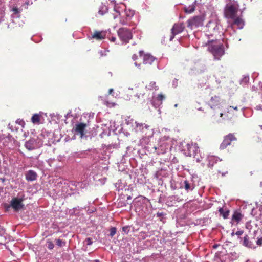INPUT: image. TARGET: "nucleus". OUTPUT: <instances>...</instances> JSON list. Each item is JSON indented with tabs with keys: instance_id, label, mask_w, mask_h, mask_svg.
Wrapping results in <instances>:
<instances>
[{
	"instance_id": "2f4dec72",
	"label": "nucleus",
	"mask_w": 262,
	"mask_h": 262,
	"mask_svg": "<svg viewBox=\"0 0 262 262\" xmlns=\"http://www.w3.org/2000/svg\"><path fill=\"white\" fill-rule=\"evenodd\" d=\"M115 186L116 188V190L118 191H120L121 190H123L124 188V191L126 192V191H128V188H126V186L122 183L121 180H119L115 185Z\"/></svg>"
},
{
	"instance_id": "a19ab883",
	"label": "nucleus",
	"mask_w": 262,
	"mask_h": 262,
	"mask_svg": "<svg viewBox=\"0 0 262 262\" xmlns=\"http://www.w3.org/2000/svg\"><path fill=\"white\" fill-rule=\"evenodd\" d=\"M110 234H108V236L112 238L115 235V234L116 233L117 229L115 227H112L110 229Z\"/></svg>"
},
{
	"instance_id": "5701e85b",
	"label": "nucleus",
	"mask_w": 262,
	"mask_h": 262,
	"mask_svg": "<svg viewBox=\"0 0 262 262\" xmlns=\"http://www.w3.org/2000/svg\"><path fill=\"white\" fill-rule=\"evenodd\" d=\"M170 186L172 190H174L178 189H181V178L177 181L171 179L170 181Z\"/></svg>"
},
{
	"instance_id": "9d476101",
	"label": "nucleus",
	"mask_w": 262,
	"mask_h": 262,
	"mask_svg": "<svg viewBox=\"0 0 262 262\" xmlns=\"http://www.w3.org/2000/svg\"><path fill=\"white\" fill-rule=\"evenodd\" d=\"M42 145V141L38 138H31L26 141L25 147L28 150H33L41 147Z\"/></svg>"
},
{
	"instance_id": "de8ad7c7",
	"label": "nucleus",
	"mask_w": 262,
	"mask_h": 262,
	"mask_svg": "<svg viewBox=\"0 0 262 262\" xmlns=\"http://www.w3.org/2000/svg\"><path fill=\"white\" fill-rule=\"evenodd\" d=\"M50 116H51L52 118L54 117H56V118L57 119V120H59V119L61 118V116L59 114H58V113H56V114H55V113H52V114H50Z\"/></svg>"
},
{
	"instance_id": "b1692460",
	"label": "nucleus",
	"mask_w": 262,
	"mask_h": 262,
	"mask_svg": "<svg viewBox=\"0 0 262 262\" xmlns=\"http://www.w3.org/2000/svg\"><path fill=\"white\" fill-rule=\"evenodd\" d=\"M110 126H108L107 124L102 125L101 128L102 132L100 134L99 136L101 138L105 136H109L111 134V129L110 128Z\"/></svg>"
},
{
	"instance_id": "c85d7f7f",
	"label": "nucleus",
	"mask_w": 262,
	"mask_h": 262,
	"mask_svg": "<svg viewBox=\"0 0 262 262\" xmlns=\"http://www.w3.org/2000/svg\"><path fill=\"white\" fill-rule=\"evenodd\" d=\"M11 10L13 12L11 15L12 18H19L20 17V13L22 11L23 9L21 8L13 7Z\"/></svg>"
},
{
	"instance_id": "412c9836",
	"label": "nucleus",
	"mask_w": 262,
	"mask_h": 262,
	"mask_svg": "<svg viewBox=\"0 0 262 262\" xmlns=\"http://www.w3.org/2000/svg\"><path fill=\"white\" fill-rule=\"evenodd\" d=\"M26 180L28 182L33 181L36 180L37 174L33 170H29L25 173Z\"/></svg>"
},
{
	"instance_id": "1a4fd4ad",
	"label": "nucleus",
	"mask_w": 262,
	"mask_h": 262,
	"mask_svg": "<svg viewBox=\"0 0 262 262\" xmlns=\"http://www.w3.org/2000/svg\"><path fill=\"white\" fill-rule=\"evenodd\" d=\"M221 25L217 19L210 20L206 25L209 34H207V36H213L214 34L217 33L221 28Z\"/></svg>"
},
{
	"instance_id": "ea45409f",
	"label": "nucleus",
	"mask_w": 262,
	"mask_h": 262,
	"mask_svg": "<svg viewBox=\"0 0 262 262\" xmlns=\"http://www.w3.org/2000/svg\"><path fill=\"white\" fill-rule=\"evenodd\" d=\"M74 186L75 187H81L82 186V183H80V182H76V181H70L69 182V186L70 187V186Z\"/></svg>"
},
{
	"instance_id": "bf43d9fd",
	"label": "nucleus",
	"mask_w": 262,
	"mask_h": 262,
	"mask_svg": "<svg viewBox=\"0 0 262 262\" xmlns=\"http://www.w3.org/2000/svg\"><path fill=\"white\" fill-rule=\"evenodd\" d=\"M134 150V148H132V147H127V152L128 154H129V153H130V152H133Z\"/></svg>"
},
{
	"instance_id": "39448f33",
	"label": "nucleus",
	"mask_w": 262,
	"mask_h": 262,
	"mask_svg": "<svg viewBox=\"0 0 262 262\" xmlns=\"http://www.w3.org/2000/svg\"><path fill=\"white\" fill-rule=\"evenodd\" d=\"M171 140L167 136L161 138L158 142L157 146L154 147L155 152L158 155L166 154L172 147Z\"/></svg>"
},
{
	"instance_id": "7ed1b4c3",
	"label": "nucleus",
	"mask_w": 262,
	"mask_h": 262,
	"mask_svg": "<svg viewBox=\"0 0 262 262\" xmlns=\"http://www.w3.org/2000/svg\"><path fill=\"white\" fill-rule=\"evenodd\" d=\"M179 149L186 156L191 157L193 156L196 160L197 162H200L201 160L198 157V154L199 151V147L196 143L189 144L186 143L185 142H181L179 146Z\"/></svg>"
},
{
	"instance_id": "393cba45",
	"label": "nucleus",
	"mask_w": 262,
	"mask_h": 262,
	"mask_svg": "<svg viewBox=\"0 0 262 262\" xmlns=\"http://www.w3.org/2000/svg\"><path fill=\"white\" fill-rule=\"evenodd\" d=\"M164 99L165 97L163 95L161 94H159L156 98L152 99V104L155 107H157L162 104V101Z\"/></svg>"
},
{
	"instance_id": "3c124183",
	"label": "nucleus",
	"mask_w": 262,
	"mask_h": 262,
	"mask_svg": "<svg viewBox=\"0 0 262 262\" xmlns=\"http://www.w3.org/2000/svg\"><path fill=\"white\" fill-rule=\"evenodd\" d=\"M16 123L24 127L25 125V123L24 120L20 119H17L16 121Z\"/></svg>"
},
{
	"instance_id": "a878e982",
	"label": "nucleus",
	"mask_w": 262,
	"mask_h": 262,
	"mask_svg": "<svg viewBox=\"0 0 262 262\" xmlns=\"http://www.w3.org/2000/svg\"><path fill=\"white\" fill-rule=\"evenodd\" d=\"M220 104V98L219 97L215 96L214 97H212L209 102V105L210 106L211 108H215L216 107Z\"/></svg>"
},
{
	"instance_id": "a18cd8bd",
	"label": "nucleus",
	"mask_w": 262,
	"mask_h": 262,
	"mask_svg": "<svg viewBox=\"0 0 262 262\" xmlns=\"http://www.w3.org/2000/svg\"><path fill=\"white\" fill-rule=\"evenodd\" d=\"M47 243L48 245V248L50 250H52L54 248L53 243L50 239H47Z\"/></svg>"
},
{
	"instance_id": "79ce46f5",
	"label": "nucleus",
	"mask_w": 262,
	"mask_h": 262,
	"mask_svg": "<svg viewBox=\"0 0 262 262\" xmlns=\"http://www.w3.org/2000/svg\"><path fill=\"white\" fill-rule=\"evenodd\" d=\"M146 89H148L149 90H152V89H158L157 86H156V83L154 81L151 82L148 85L146 86Z\"/></svg>"
},
{
	"instance_id": "e2e57ef3",
	"label": "nucleus",
	"mask_w": 262,
	"mask_h": 262,
	"mask_svg": "<svg viewBox=\"0 0 262 262\" xmlns=\"http://www.w3.org/2000/svg\"><path fill=\"white\" fill-rule=\"evenodd\" d=\"M255 108H256L257 110H262V105H257V106H256Z\"/></svg>"
},
{
	"instance_id": "8fccbe9b",
	"label": "nucleus",
	"mask_w": 262,
	"mask_h": 262,
	"mask_svg": "<svg viewBox=\"0 0 262 262\" xmlns=\"http://www.w3.org/2000/svg\"><path fill=\"white\" fill-rule=\"evenodd\" d=\"M139 235L143 239H145L148 236V235L145 232H140Z\"/></svg>"
},
{
	"instance_id": "603ef678",
	"label": "nucleus",
	"mask_w": 262,
	"mask_h": 262,
	"mask_svg": "<svg viewBox=\"0 0 262 262\" xmlns=\"http://www.w3.org/2000/svg\"><path fill=\"white\" fill-rule=\"evenodd\" d=\"M178 80L176 78H174L172 81V85L174 88H176L178 86Z\"/></svg>"
},
{
	"instance_id": "423d86ee",
	"label": "nucleus",
	"mask_w": 262,
	"mask_h": 262,
	"mask_svg": "<svg viewBox=\"0 0 262 262\" xmlns=\"http://www.w3.org/2000/svg\"><path fill=\"white\" fill-rule=\"evenodd\" d=\"M181 179V189L187 192H191L195 187V182L198 181L196 175H192L188 178H182Z\"/></svg>"
},
{
	"instance_id": "f8f14e48",
	"label": "nucleus",
	"mask_w": 262,
	"mask_h": 262,
	"mask_svg": "<svg viewBox=\"0 0 262 262\" xmlns=\"http://www.w3.org/2000/svg\"><path fill=\"white\" fill-rule=\"evenodd\" d=\"M86 125L83 123H79L75 124V126L73 128L72 132L74 136L78 135L81 139L86 137L84 134Z\"/></svg>"
},
{
	"instance_id": "ddd939ff",
	"label": "nucleus",
	"mask_w": 262,
	"mask_h": 262,
	"mask_svg": "<svg viewBox=\"0 0 262 262\" xmlns=\"http://www.w3.org/2000/svg\"><path fill=\"white\" fill-rule=\"evenodd\" d=\"M237 138L234 135V134L229 133L227 135L225 136L224 138V140L220 145V148L221 149H225L228 146L231 144V142L233 141H236Z\"/></svg>"
},
{
	"instance_id": "4be33fe9",
	"label": "nucleus",
	"mask_w": 262,
	"mask_h": 262,
	"mask_svg": "<svg viewBox=\"0 0 262 262\" xmlns=\"http://www.w3.org/2000/svg\"><path fill=\"white\" fill-rule=\"evenodd\" d=\"M185 28V25L183 23L175 24L171 29V32H174L175 34H178L182 32Z\"/></svg>"
},
{
	"instance_id": "69168bd1",
	"label": "nucleus",
	"mask_w": 262,
	"mask_h": 262,
	"mask_svg": "<svg viewBox=\"0 0 262 262\" xmlns=\"http://www.w3.org/2000/svg\"><path fill=\"white\" fill-rule=\"evenodd\" d=\"M111 41L114 42L116 40V37H112L110 39Z\"/></svg>"
},
{
	"instance_id": "c03bdc74",
	"label": "nucleus",
	"mask_w": 262,
	"mask_h": 262,
	"mask_svg": "<svg viewBox=\"0 0 262 262\" xmlns=\"http://www.w3.org/2000/svg\"><path fill=\"white\" fill-rule=\"evenodd\" d=\"M249 80V76H245L240 81L241 84H246Z\"/></svg>"
},
{
	"instance_id": "49530a36",
	"label": "nucleus",
	"mask_w": 262,
	"mask_h": 262,
	"mask_svg": "<svg viewBox=\"0 0 262 262\" xmlns=\"http://www.w3.org/2000/svg\"><path fill=\"white\" fill-rule=\"evenodd\" d=\"M84 242L87 245L90 246L93 244L92 238L91 237H88L85 239Z\"/></svg>"
},
{
	"instance_id": "20e7f679",
	"label": "nucleus",
	"mask_w": 262,
	"mask_h": 262,
	"mask_svg": "<svg viewBox=\"0 0 262 262\" xmlns=\"http://www.w3.org/2000/svg\"><path fill=\"white\" fill-rule=\"evenodd\" d=\"M208 50L213 55L215 60H220L225 54L224 45L222 43L217 41H208Z\"/></svg>"
},
{
	"instance_id": "4468645a",
	"label": "nucleus",
	"mask_w": 262,
	"mask_h": 262,
	"mask_svg": "<svg viewBox=\"0 0 262 262\" xmlns=\"http://www.w3.org/2000/svg\"><path fill=\"white\" fill-rule=\"evenodd\" d=\"M180 202H184V199L178 195H174L168 196L166 203L168 206H177Z\"/></svg>"
},
{
	"instance_id": "6e6552de",
	"label": "nucleus",
	"mask_w": 262,
	"mask_h": 262,
	"mask_svg": "<svg viewBox=\"0 0 262 262\" xmlns=\"http://www.w3.org/2000/svg\"><path fill=\"white\" fill-rule=\"evenodd\" d=\"M205 19V15L204 14L191 17L187 20V26L191 30L202 27L204 25Z\"/></svg>"
},
{
	"instance_id": "473e14b6",
	"label": "nucleus",
	"mask_w": 262,
	"mask_h": 262,
	"mask_svg": "<svg viewBox=\"0 0 262 262\" xmlns=\"http://www.w3.org/2000/svg\"><path fill=\"white\" fill-rule=\"evenodd\" d=\"M196 1L195 0L194 2L191 5L188 6V7H186L185 8V11L187 13H192L195 8V3Z\"/></svg>"
},
{
	"instance_id": "5fc2aeb1",
	"label": "nucleus",
	"mask_w": 262,
	"mask_h": 262,
	"mask_svg": "<svg viewBox=\"0 0 262 262\" xmlns=\"http://www.w3.org/2000/svg\"><path fill=\"white\" fill-rule=\"evenodd\" d=\"M108 52V51L106 50H101L99 52V54H100L101 56H104L106 55V52Z\"/></svg>"
},
{
	"instance_id": "f03ea898",
	"label": "nucleus",
	"mask_w": 262,
	"mask_h": 262,
	"mask_svg": "<svg viewBox=\"0 0 262 262\" xmlns=\"http://www.w3.org/2000/svg\"><path fill=\"white\" fill-rule=\"evenodd\" d=\"M110 2L112 5L114 11L120 15V23L122 25H130V21L135 14L134 11L130 9H126V6L124 5L119 6L116 4L114 0Z\"/></svg>"
},
{
	"instance_id": "f3484780",
	"label": "nucleus",
	"mask_w": 262,
	"mask_h": 262,
	"mask_svg": "<svg viewBox=\"0 0 262 262\" xmlns=\"http://www.w3.org/2000/svg\"><path fill=\"white\" fill-rule=\"evenodd\" d=\"M11 206L16 211L20 210L24 206L22 203V200L18 198H13L11 201Z\"/></svg>"
},
{
	"instance_id": "c9c22d12",
	"label": "nucleus",
	"mask_w": 262,
	"mask_h": 262,
	"mask_svg": "<svg viewBox=\"0 0 262 262\" xmlns=\"http://www.w3.org/2000/svg\"><path fill=\"white\" fill-rule=\"evenodd\" d=\"M105 37V35H103L102 32L96 31L92 36L91 38H96L97 39H102Z\"/></svg>"
},
{
	"instance_id": "cd10ccee",
	"label": "nucleus",
	"mask_w": 262,
	"mask_h": 262,
	"mask_svg": "<svg viewBox=\"0 0 262 262\" xmlns=\"http://www.w3.org/2000/svg\"><path fill=\"white\" fill-rule=\"evenodd\" d=\"M207 160L208 167H212L219 160V158L214 156H209L207 157Z\"/></svg>"
},
{
	"instance_id": "c756f323",
	"label": "nucleus",
	"mask_w": 262,
	"mask_h": 262,
	"mask_svg": "<svg viewBox=\"0 0 262 262\" xmlns=\"http://www.w3.org/2000/svg\"><path fill=\"white\" fill-rule=\"evenodd\" d=\"M143 63L151 64L155 59V58L154 57L150 54H145L143 56Z\"/></svg>"
},
{
	"instance_id": "338daca9",
	"label": "nucleus",
	"mask_w": 262,
	"mask_h": 262,
	"mask_svg": "<svg viewBox=\"0 0 262 262\" xmlns=\"http://www.w3.org/2000/svg\"><path fill=\"white\" fill-rule=\"evenodd\" d=\"M127 195V200H131L132 199V196L130 195H128L126 194Z\"/></svg>"
},
{
	"instance_id": "72a5a7b5",
	"label": "nucleus",
	"mask_w": 262,
	"mask_h": 262,
	"mask_svg": "<svg viewBox=\"0 0 262 262\" xmlns=\"http://www.w3.org/2000/svg\"><path fill=\"white\" fill-rule=\"evenodd\" d=\"M40 116L39 114H34L31 118V122L35 124H39Z\"/></svg>"
},
{
	"instance_id": "4d7b16f0",
	"label": "nucleus",
	"mask_w": 262,
	"mask_h": 262,
	"mask_svg": "<svg viewBox=\"0 0 262 262\" xmlns=\"http://www.w3.org/2000/svg\"><path fill=\"white\" fill-rule=\"evenodd\" d=\"M4 20V13L3 12H0V23Z\"/></svg>"
},
{
	"instance_id": "f704fd0d",
	"label": "nucleus",
	"mask_w": 262,
	"mask_h": 262,
	"mask_svg": "<svg viewBox=\"0 0 262 262\" xmlns=\"http://www.w3.org/2000/svg\"><path fill=\"white\" fill-rule=\"evenodd\" d=\"M219 212L222 215L224 219H226L228 217L229 215V210L228 209H224V208L220 207L219 209Z\"/></svg>"
},
{
	"instance_id": "4c0bfd02",
	"label": "nucleus",
	"mask_w": 262,
	"mask_h": 262,
	"mask_svg": "<svg viewBox=\"0 0 262 262\" xmlns=\"http://www.w3.org/2000/svg\"><path fill=\"white\" fill-rule=\"evenodd\" d=\"M186 222L185 220V218L183 219H177L176 226L177 227H182L186 225Z\"/></svg>"
},
{
	"instance_id": "37998d69",
	"label": "nucleus",
	"mask_w": 262,
	"mask_h": 262,
	"mask_svg": "<svg viewBox=\"0 0 262 262\" xmlns=\"http://www.w3.org/2000/svg\"><path fill=\"white\" fill-rule=\"evenodd\" d=\"M131 226H125L122 228L123 234H127L130 231Z\"/></svg>"
},
{
	"instance_id": "f257e3e1",
	"label": "nucleus",
	"mask_w": 262,
	"mask_h": 262,
	"mask_svg": "<svg viewBox=\"0 0 262 262\" xmlns=\"http://www.w3.org/2000/svg\"><path fill=\"white\" fill-rule=\"evenodd\" d=\"M132 207L141 218L145 220L150 219L152 207L147 198L142 195L136 197L133 201Z\"/></svg>"
},
{
	"instance_id": "6e6d98bb",
	"label": "nucleus",
	"mask_w": 262,
	"mask_h": 262,
	"mask_svg": "<svg viewBox=\"0 0 262 262\" xmlns=\"http://www.w3.org/2000/svg\"><path fill=\"white\" fill-rule=\"evenodd\" d=\"M243 230H238L237 231H236L235 233V234L236 235H237L238 236V237L239 238L240 236H241L243 234Z\"/></svg>"
},
{
	"instance_id": "58836bf2",
	"label": "nucleus",
	"mask_w": 262,
	"mask_h": 262,
	"mask_svg": "<svg viewBox=\"0 0 262 262\" xmlns=\"http://www.w3.org/2000/svg\"><path fill=\"white\" fill-rule=\"evenodd\" d=\"M56 243L57 246L59 247H62L66 246V242L64 241H63L61 239H56Z\"/></svg>"
},
{
	"instance_id": "09e8293b",
	"label": "nucleus",
	"mask_w": 262,
	"mask_h": 262,
	"mask_svg": "<svg viewBox=\"0 0 262 262\" xmlns=\"http://www.w3.org/2000/svg\"><path fill=\"white\" fill-rule=\"evenodd\" d=\"M254 243H256V245L261 246L262 245V237L255 239L254 238Z\"/></svg>"
},
{
	"instance_id": "9b49d317",
	"label": "nucleus",
	"mask_w": 262,
	"mask_h": 262,
	"mask_svg": "<svg viewBox=\"0 0 262 262\" xmlns=\"http://www.w3.org/2000/svg\"><path fill=\"white\" fill-rule=\"evenodd\" d=\"M117 33L120 40L125 43H128L133 37L132 32L125 28H120Z\"/></svg>"
},
{
	"instance_id": "052dcab7",
	"label": "nucleus",
	"mask_w": 262,
	"mask_h": 262,
	"mask_svg": "<svg viewBox=\"0 0 262 262\" xmlns=\"http://www.w3.org/2000/svg\"><path fill=\"white\" fill-rule=\"evenodd\" d=\"M177 34H174V32H171V35L170 37V38H169V40L171 41H172L173 38H174V36L176 35Z\"/></svg>"
},
{
	"instance_id": "774afa93",
	"label": "nucleus",
	"mask_w": 262,
	"mask_h": 262,
	"mask_svg": "<svg viewBox=\"0 0 262 262\" xmlns=\"http://www.w3.org/2000/svg\"><path fill=\"white\" fill-rule=\"evenodd\" d=\"M132 58L133 60H135L136 58H137V56L136 55H133V57H132Z\"/></svg>"
},
{
	"instance_id": "e433bc0d",
	"label": "nucleus",
	"mask_w": 262,
	"mask_h": 262,
	"mask_svg": "<svg viewBox=\"0 0 262 262\" xmlns=\"http://www.w3.org/2000/svg\"><path fill=\"white\" fill-rule=\"evenodd\" d=\"M108 6L105 4H102L100 6L99 10V13L101 15H104L108 11Z\"/></svg>"
},
{
	"instance_id": "864d4df0",
	"label": "nucleus",
	"mask_w": 262,
	"mask_h": 262,
	"mask_svg": "<svg viewBox=\"0 0 262 262\" xmlns=\"http://www.w3.org/2000/svg\"><path fill=\"white\" fill-rule=\"evenodd\" d=\"M92 154L93 155H98L99 152L96 149H91V150H89Z\"/></svg>"
},
{
	"instance_id": "7c9ffc66",
	"label": "nucleus",
	"mask_w": 262,
	"mask_h": 262,
	"mask_svg": "<svg viewBox=\"0 0 262 262\" xmlns=\"http://www.w3.org/2000/svg\"><path fill=\"white\" fill-rule=\"evenodd\" d=\"M243 217V215L239 212L235 211L232 215V221H234L238 223L242 220Z\"/></svg>"
},
{
	"instance_id": "aec40b11",
	"label": "nucleus",
	"mask_w": 262,
	"mask_h": 262,
	"mask_svg": "<svg viewBox=\"0 0 262 262\" xmlns=\"http://www.w3.org/2000/svg\"><path fill=\"white\" fill-rule=\"evenodd\" d=\"M166 213L164 212H157L155 213L153 215L154 218H155L157 221H160L162 224H164L166 221Z\"/></svg>"
},
{
	"instance_id": "bb28decb",
	"label": "nucleus",
	"mask_w": 262,
	"mask_h": 262,
	"mask_svg": "<svg viewBox=\"0 0 262 262\" xmlns=\"http://www.w3.org/2000/svg\"><path fill=\"white\" fill-rule=\"evenodd\" d=\"M119 144L117 143H112L111 144H109L108 145H106L105 144L102 145V148H103V150L105 149L106 150H107L109 153L112 152L111 149H117L119 148Z\"/></svg>"
},
{
	"instance_id": "680f3d73",
	"label": "nucleus",
	"mask_w": 262,
	"mask_h": 262,
	"mask_svg": "<svg viewBox=\"0 0 262 262\" xmlns=\"http://www.w3.org/2000/svg\"><path fill=\"white\" fill-rule=\"evenodd\" d=\"M72 116V115H71V111H70L66 115H65V118L66 119H67L68 117H70Z\"/></svg>"
},
{
	"instance_id": "0e129e2a",
	"label": "nucleus",
	"mask_w": 262,
	"mask_h": 262,
	"mask_svg": "<svg viewBox=\"0 0 262 262\" xmlns=\"http://www.w3.org/2000/svg\"><path fill=\"white\" fill-rule=\"evenodd\" d=\"M2 0H0V10L3 12L4 11V6L2 5Z\"/></svg>"
},
{
	"instance_id": "2eb2a0df",
	"label": "nucleus",
	"mask_w": 262,
	"mask_h": 262,
	"mask_svg": "<svg viewBox=\"0 0 262 262\" xmlns=\"http://www.w3.org/2000/svg\"><path fill=\"white\" fill-rule=\"evenodd\" d=\"M232 19V21L230 22V27L232 29L234 30L235 26L239 29H242L243 28L245 23L244 21L240 17H236L234 18H231Z\"/></svg>"
},
{
	"instance_id": "13d9d810",
	"label": "nucleus",
	"mask_w": 262,
	"mask_h": 262,
	"mask_svg": "<svg viewBox=\"0 0 262 262\" xmlns=\"http://www.w3.org/2000/svg\"><path fill=\"white\" fill-rule=\"evenodd\" d=\"M32 4V2H31L30 3V1H26V2H25V3L24 4V6H25V8L26 9H27V8H28V6L29 5H31V4Z\"/></svg>"
},
{
	"instance_id": "0eeeda50",
	"label": "nucleus",
	"mask_w": 262,
	"mask_h": 262,
	"mask_svg": "<svg viewBox=\"0 0 262 262\" xmlns=\"http://www.w3.org/2000/svg\"><path fill=\"white\" fill-rule=\"evenodd\" d=\"M226 3L224 10L225 15L227 18H234L238 8L237 2L234 0H226Z\"/></svg>"
},
{
	"instance_id": "6ab92c4d",
	"label": "nucleus",
	"mask_w": 262,
	"mask_h": 262,
	"mask_svg": "<svg viewBox=\"0 0 262 262\" xmlns=\"http://www.w3.org/2000/svg\"><path fill=\"white\" fill-rule=\"evenodd\" d=\"M170 171L166 167L161 168L155 173V177L161 180L162 178H166L169 175Z\"/></svg>"
},
{
	"instance_id": "a211bd4d",
	"label": "nucleus",
	"mask_w": 262,
	"mask_h": 262,
	"mask_svg": "<svg viewBox=\"0 0 262 262\" xmlns=\"http://www.w3.org/2000/svg\"><path fill=\"white\" fill-rule=\"evenodd\" d=\"M241 242L243 246L248 248H254L256 247L254 244V238L250 239L248 235L245 236L243 239H241Z\"/></svg>"
},
{
	"instance_id": "dca6fc26",
	"label": "nucleus",
	"mask_w": 262,
	"mask_h": 262,
	"mask_svg": "<svg viewBox=\"0 0 262 262\" xmlns=\"http://www.w3.org/2000/svg\"><path fill=\"white\" fill-rule=\"evenodd\" d=\"M136 124L134 129L137 133H142L146 134V130L149 129V126L142 123H139L137 121L135 122Z\"/></svg>"
}]
</instances>
